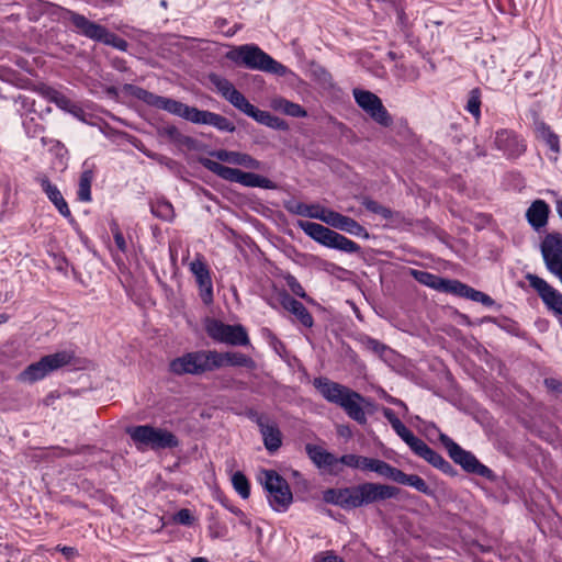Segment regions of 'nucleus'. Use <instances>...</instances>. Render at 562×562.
Here are the masks:
<instances>
[{
  "instance_id": "0e129e2a",
  "label": "nucleus",
  "mask_w": 562,
  "mask_h": 562,
  "mask_svg": "<svg viewBox=\"0 0 562 562\" xmlns=\"http://www.w3.org/2000/svg\"><path fill=\"white\" fill-rule=\"evenodd\" d=\"M108 94L110 95H117V90L115 87H110L106 89Z\"/></svg>"
},
{
  "instance_id": "4468645a",
  "label": "nucleus",
  "mask_w": 562,
  "mask_h": 562,
  "mask_svg": "<svg viewBox=\"0 0 562 562\" xmlns=\"http://www.w3.org/2000/svg\"><path fill=\"white\" fill-rule=\"evenodd\" d=\"M201 165L223 180L243 184L248 188H257L258 173L245 172L237 168L222 165L210 158H201Z\"/></svg>"
},
{
  "instance_id": "79ce46f5",
  "label": "nucleus",
  "mask_w": 562,
  "mask_h": 562,
  "mask_svg": "<svg viewBox=\"0 0 562 562\" xmlns=\"http://www.w3.org/2000/svg\"><path fill=\"white\" fill-rule=\"evenodd\" d=\"M154 216L162 221H171L175 216L173 206L168 201H157L150 205Z\"/></svg>"
},
{
  "instance_id": "473e14b6",
  "label": "nucleus",
  "mask_w": 562,
  "mask_h": 562,
  "mask_svg": "<svg viewBox=\"0 0 562 562\" xmlns=\"http://www.w3.org/2000/svg\"><path fill=\"white\" fill-rule=\"evenodd\" d=\"M371 472H375L376 474L386 477L389 480H392L395 483L400 484L401 476L403 474V471L391 465L390 463L380 460L374 459L372 460L371 464Z\"/></svg>"
},
{
  "instance_id": "a19ab883",
  "label": "nucleus",
  "mask_w": 562,
  "mask_h": 562,
  "mask_svg": "<svg viewBox=\"0 0 562 562\" xmlns=\"http://www.w3.org/2000/svg\"><path fill=\"white\" fill-rule=\"evenodd\" d=\"M413 276L419 283L427 285L431 289H435L437 291H440L443 278L431 272L422 270H414Z\"/></svg>"
},
{
  "instance_id": "c85d7f7f",
  "label": "nucleus",
  "mask_w": 562,
  "mask_h": 562,
  "mask_svg": "<svg viewBox=\"0 0 562 562\" xmlns=\"http://www.w3.org/2000/svg\"><path fill=\"white\" fill-rule=\"evenodd\" d=\"M211 80L225 100L237 110L241 108V104L246 101V97L238 91L229 80L217 76L211 77Z\"/></svg>"
},
{
  "instance_id": "7ed1b4c3",
  "label": "nucleus",
  "mask_w": 562,
  "mask_h": 562,
  "mask_svg": "<svg viewBox=\"0 0 562 562\" xmlns=\"http://www.w3.org/2000/svg\"><path fill=\"white\" fill-rule=\"evenodd\" d=\"M383 416L391 424L396 435L411 448V450L419 458L424 459L434 468L442 473L454 476L457 470L437 451L431 449L426 442L416 437L395 415L394 411L383 407Z\"/></svg>"
},
{
  "instance_id": "ea45409f",
  "label": "nucleus",
  "mask_w": 562,
  "mask_h": 562,
  "mask_svg": "<svg viewBox=\"0 0 562 562\" xmlns=\"http://www.w3.org/2000/svg\"><path fill=\"white\" fill-rule=\"evenodd\" d=\"M469 289L470 286L468 284L459 280H450L443 278L440 292L450 293L467 299Z\"/></svg>"
},
{
  "instance_id": "bf43d9fd",
  "label": "nucleus",
  "mask_w": 562,
  "mask_h": 562,
  "mask_svg": "<svg viewBox=\"0 0 562 562\" xmlns=\"http://www.w3.org/2000/svg\"><path fill=\"white\" fill-rule=\"evenodd\" d=\"M60 551L63 552L64 555H66L67 558H71L75 555L76 553V550L75 548L72 547H64L60 549Z\"/></svg>"
},
{
  "instance_id": "a18cd8bd",
  "label": "nucleus",
  "mask_w": 562,
  "mask_h": 562,
  "mask_svg": "<svg viewBox=\"0 0 562 562\" xmlns=\"http://www.w3.org/2000/svg\"><path fill=\"white\" fill-rule=\"evenodd\" d=\"M59 109L74 114L75 116H79L82 112L81 108L74 103L64 93H60L59 97L54 102Z\"/></svg>"
},
{
  "instance_id": "e2e57ef3",
  "label": "nucleus",
  "mask_w": 562,
  "mask_h": 562,
  "mask_svg": "<svg viewBox=\"0 0 562 562\" xmlns=\"http://www.w3.org/2000/svg\"><path fill=\"white\" fill-rule=\"evenodd\" d=\"M557 212L559 216L562 218V198L557 201Z\"/></svg>"
},
{
  "instance_id": "8fccbe9b",
  "label": "nucleus",
  "mask_w": 562,
  "mask_h": 562,
  "mask_svg": "<svg viewBox=\"0 0 562 562\" xmlns=\"http://www.w3.org/2000/svg\"><path fill=\"white\" fill-rule=\"evenodd\" d=\"M159 133L173 142H182L183 138L182 134L176 125L164 126Z\"/></svg>"
},
{
  "instance_id": "c03bdc74",
  "label": "nucleus",
  "mask_w": 562,
  "mask_h": 562,
  "mask_svg": "<svg viewBox=\"0 0 562 562\" xmlns=\"http://www.w3.org/2000/svg\"><path fill=\"white\" fill-rule=\"evenodd\" d=\"M232 484L241 498L247 499L250 495V484L246 475L237 471L232 476Z\"/></svg>"
},
{
  "instance_id": "5fc2aeb1",
  "label": "nucleus",
  "mask_w": 562,
  "mask_h": 562,
  "mask_svg": "<svg viewBox=\"0 0 562 562\" xmlns=\"http://www.w3.org/2000/svg\"><path fill=\"white\" fill-rule=\"evenodd\" d=\"M257 188H262V189H268V190H277L278 184L276 182H273L272 180L258 175Z\"/></svg>"
},
{
  "instance_id": "bb28decb",
  "label": "nucleus",
  "mask_w": 562,
  "mask_h": 562,
  "mask_svg": "<svg viewBox=\"0 0 562 562\" xmlns=\"http://www.w3.org/2000/svg\"><path fill=\"white\" fill-rule=\"evenodd\" d=\"M215 355L217 356L214 358V361L216 362V370L225 366L241 367L250 370L256 368L255 360L239 351L218 352L215 350Z\"/></svg>"
},
{
  "instance_id": "09e8293b",
  "label": "nucleus",
  "mask_w": 562,
  "mask_h": 562,
  "mask_svg": "<svg viewBox=\"0 0 562 562\" xmlns=\"http://www.w3.org/2000/svg\"><path fill=\"white\" fill-rule=\"evenodd\" d=\"M173 520L177 524L183 525V526H191L194 522V517L190 509L182 508L179 512H177L173 516Z\"/></svg>"
},
{
  "instance_id": "e433bc0d",
  "label": "nucleus",
  "mask_w": 562,
  "mask_h": 562,
  "mask_svg": "<svg viewBox=\"0 0 562 562\" xmlns=\"http://www.w3.org/2000/svg\"><path fill=\"white\" fill-rule=\"evenodd\" d=\"M400 484L414 487L416 491L427 495L434 496V490H431L426 481L417 474H406L403 472Z\"/></svg>"
},
{
  "instance_id": "9d476101",
  "label": "nucleus",
  "mask_w": 562,
  "mask_h": 562,
  "mask_svg": "<svg viewBox=\"0 0 562 562\" xmlns=\"http://www.w3.org/2000/svg\"><path fill=\"white\" fill-rule=\"evenodd\" d=\"M75 356L71 351L63 350L53 355L42 357L37 362L27 366L21 373L20 380L23 382H35L44 379L48 373L68 366Z\"/></svg>"
},
{
  "instance_id": "f8f14e48",
  "label": "nucleus",
  "mask_w": 562,
  "mask_h": 562,
  "mask_svg": "<svg viewBox=\"0 0 562 562\" xmlns=\"http://www.w3.org/2000/svg\"><path fill=\"white\" fill-rule=\"evenodd\" d=\"M262 484L269 494L270 506L277 512H285L293 501L286 480L274 470H265Z\"/></svg>"
},
{
  "instance_id": "5701e85b",
  "label": "nucleus",
  "mask_w": 562,
  "mask_h": 562,
  "mask_svg": "<svg viewBox=\"0 0 562 562\" xmlns=\"http://www.w3.org/2000/svg\"><path fill=\"white\" fill-rule=\"evenodd\" d=\"M211 156L215 157L220 161L236 165V166H243L248 169L258 170L261 168V162L246 153L218 149V150L212 151Z\"/></svg>"
},
{
  "instance_id": "72a5a7b5",
  "label": "nucleus",
  "mask_w": 562,
  "mask_h": 562,
  "mask_svg": "<svg viewBox=\"0 0 562 562\" xmlns=\"http://www.w3.org/2000/svg\"><path fill=\"white\" fill-rule=\"evenodd\" d=\"M373 458H368L359 454L348 453L339 458L338 462L351 468L362 471H370Z\"/></svg>"
},
{
  "instance_id": "aec40b11",
  "label": "nucleus",
  "mask_w": 562,
  "mask_h": 562,
  "mask_svg": "<svg viewBox=\"0 0 562 562\" xmlns=\"http://www.w3.org/2000/svg\"><path fill=\"white\" fill-rule=\"evenodd\" d=\"M494 143L497 149L502 150L509 158L518 157L526 150L524 140L508 130L498 131Z\"/></svg>"
},
{
  "instance_id": "69168bd1",
  "label": "nucleus",
  "mask_w": 562,
  "mask_h": 562,
  "mask_svg": "<svg viewBox=\"0 0 562 562\" xmlns=\"http://www.w3.org/2000/svg\"><path fill=\"white\" fill-rule=\"evenodd\" d=\"M231 512H232L233 514H235L236 516H238V517H239L241 514H244V512H243L241 509L237 508V507H232V508H231Z\"/></svg>"
},
{
  "instance_id": "6ab92c4d",
  "label": "nucleus",
  "mask_w": 562,
  "mask_h": 562,
  "mask_svg": "<svg viewBox=\"0 0 562 562\" xmlns=\"http://www.w3.org/2000/svg\"><path fill=\"white\" fill-rule=\"evenodd\" d=\"M284 209L291 214L319 220L326 224L328 215L331 212V210L326 209L321 204H306L295 200L285 201Z\"/></svg>"
},
{
  "instance_id": "f3484780",
  "label": "nucleus",
  "mask_w": 562,
  "mask_h": 562,
  "mask_svg": "<svg viewBox=\"0 0 562 562\" xmlns=\"http://www.w3.org/2000/svg\"><path fill=\"white\" fill-rule=\"evenodd\" d=\"M370 400L363 397L360 393L351 390L345 401L340 403V407L345 411L347 416L360 425L367 424V415L364 407H371Z\"/></svg>"
},
{
  "instance_id": "a211bd4d",
  "label": "nucleus",
  "mask_w": 562,
  "mask_h": 562,
  "mask_svg": "<svg viewBox=\"0 0 562 562\" xmlns=\"http://www.w3.org/2000/svg\"><path fill=\"white\" fill-rule=\"evenodd\" d=\"M190 271L199 285L203 303H211L213 301V284L207 266L202 259L196 258L190 263Z\"/></svg>"
},
{
  "instance_id": "774afa93",
  "label": "nucleus",
  "mask_w": 562,
  "mask_h": 562,
  "mask_svg": "<svg viewBox=\"0 0 562 562\" xmlns=\"http://www.w3.org/2000/svg\"><path fill=\"white\" fill-rule=\"evenodd\" d=\"M191 562H207V560H206L205 558H200V557H199V558H193V559L191 560Z\"/></svg>"
},
{
  "instance_id": "6e6d98bb",
  "label": "nucleus",
  "mask_w": 562,
  "mask_h": 562,
  "mask_svg": "<svg viewBox=\"0 0 562 562\" xmlns=\"http://www.w3.org/2000/svg\"><path fill=\"white\" fill-rule=\"evenodd\" d=\"M113 237H114V241H115L116 247L122 252H125L126 251V247H127L126 246V241L124 239L123 234L117 228L113 232Z\"/></svg>"
},
{
  "instance_id": "dca6fc26",
  "label": "nucleus",
  "mask_w": 562,
  "mask_h": 562,
  "mask_svg": "<svg viewBox=\"0 0 562 562\" xmlns=\"http://www.w3.org/2000/svg\"><path fill=\"white\" fill-rule=\"evenodd\" d=\"M540 251L546 268L552 274L562 268V234L558 232L548 233L541 244Z\"/></svg>"
},
{
  "instance_id": "603ef678",
  "label": "nucleus",
  "mask_w": 562,
  "mask_h": 562,
  "mask_svg": "<svg viewBox=\"0 0 562 562\" xmlns=\"http://www.w3.org/2000/svg\"><path fill=\"white\" fill-rule=\"evenodd\" d=\"M366 344L370 350L379 355L383 353L386 349L385 345L374 338H368Z\"/></svg>"
},
{
  "instance_id": "ddd939ff",
  "label": "nucleus",
  "mask_w": 562,
  "mask_h": 562,
  "mask_svg": "<svg viewBox=\"0 0 562 562\" xmlns=\"http://www.w3.org/2000/svg\"><path fill=\"white\" fill-rule=\"evenodd\" d=\"M352 94L359 108H361L375 123L384 127H389L393 124L392 116L376 94L359 88L353 89Z\"/></svg>"
},
{
  "instance_id": "9b49d317",
  "label": "nucleus",
  "mask_w": 562,
  "mask_h": 562,
  "mask_svg": "<svg viewBox=\"0 0 562 562\" xmlns=\"http://www.w3.org/2000/svg\"><path fill=\"white\" fill-rule=\"evenodd\" d=\"M207 336L216 342L234 347L250 346L247 329L241 324H225L220 319L211 318L205 325Z\"/></svg>"
},
{
  "instance_id": "13d9d810",
  "label": "nucleus",
  "mask_w": 562,
  "mask_h": 562,
  "mask_svg": "<svg viewBox=\"0 0 562 562\" xmlns=\"http://www.w3.org/2000/svg\"><path fill=\"white\" fill-rule=\"evenodd\" d=\"M321 562H344L341 559H339L334 553H327L325 557H323Z\"/></svg>"
},
{
  "instance_id": "6e6552de",
  "label": "nucleus",
  "mask_w": 562,
  "mask_h": 562,
  "mask_svg": "<svg viewBox=\"0 0 562 562\" xmlns=\"http://www.w3.org/2000/svg\"><path fill=\"white\" fill-rule=\"evenodd\" d=\"M126 432L139 451L148 448L151 450L172 449L179 446V440L172 432L151 425L128 427Z\"/></svg>"
},
{
  "instance_id": "a878e982",
  "label": "nucleus",
  "mask_w": 562,
  "mask_h": 562,
  "mask_svg": "<svg viewBox=\"0 0 562 562\" xmlns=\"http://www.w3.org/2000/svg\"><path fill=\"white\" fill-rule=\"evenodd\" d=\"M36 181L41 184L42 190L46 193L58 212L66 218L71 217V212L59 189L44 175L37 176Z\"/></svg>"
},
{
  "instance_id": "338daca9",
  "label": "nucleus",
  "mask_w": 562,
  "mask_h": 562,
  "mask_svg": "<svg viewBox=\"0 0 562 562\" xmlns=\"http://www.w3.org/2000/svg\"><path fill=\"white\" fill-rule=\"evenodd\" d=\"M9 319V316L7 314H0V325L3 323H7Z\"/></svg>"
},
{
  "instance_id": "3c124183",
  "label": "nucleus",
  "mask_w": 562,
  "mask_h": 562,
  "mask_svg": "<svg viewBox=\"0 0 562 562\" xmlns=\"http://www.w3.org/2000/svg\"><path fill=\"white\" fill-rule=\"evenodd\" d=\"M268 127L284 132L289 130V124L283 119L272 115Z\"/></svg>"
},
{
  "instance_id": "2f4dec72",
  "label": "nucleus",
  "mask_w": 562,
  "mask_h": 562,
  "mask_svg": "<svg viewBox=\"0 0 562 562\" xmlns=\"http://www.w3.org/2000/svg\"><path fill=\"white\" fill-rule=\"evenodd\" d=\"M537 137L541 139L552 153L560 154V138L544 122L537 125ZM558 157H554L557 160Z\"/></svg>"
},
{
  "instance_id": "864d4df0",
  "label": "nucleus",
  "mask_w": 562,
  "mask_h": 562,
  "mask_svg": "<svg viewBox=\"0 0 562 562\" xmlns=\"http://www.w3.org/2000/svg\"><path fill=\"white\" fill-rule=\"evenodd\" d=\"M544 385L548 390L552 392L562 393V381L554 378L544 379Z\"/></svg>"
},
{
  "instance_id": "1a4fd4ad",
  "label": "nucleus",
  "mask_w": 562,
  "mask_h": 562,
  "mask_svg": "<svg viewBox=\"0 0 562 562\" xmlns=\"http://www.w3.org/2000/svg\"><path fill=\"white\" fill-rule=\"evenodd\" d=\"M215 350L190 351L170 361L169 370L176 375H202L216 370Z\"/></svg>"
},
{
  "instance_id": "de8ad7c7",
  "label": "nucleus",
  "mask_w": 562,
  "mask_h": 562,
  "mask_svg": "<svg viewBox=\"0 0 562 562\" xmlns=\"http://www.w3.org/2000/svg\"><path fill=\"white\" fill-rule=\"evenodd\" d=\"M286 284H288V286L290 288V290L292 291L293 294H295L296 296H299L301 299H305V300L310 301V299H308L304 288L297 281V279L295 277L289 276L286 278Z\"/></svg>"
},
{
  "instance_id": "052dcab7",
  "label": "nucleus",
  "mask_w": 562,
  "mask_h": 562,
  "mask_svg": "<svg viewBox=\"0 0 562 562\" xmlns=\"http://www.w3.org/2000/svg\"><path fill=\"white\" fill-rule=\"evenodd\" d=\"M239 521H240V524H243L247 527H250V525H251L250 519L245 515V513L239 516Z\"/></svg>"
},
{
  "instance_id": "4c0bfd02",
  "label": "nucleus",
  "mask_w": 562,
  "mask_h": 562,
  "mask_svg": "<svg viewBox=\"0 0 562 562\" xmlns=\"http://www.w3.org/2000/svg\"><path fill=\"white\" fill-rule=\"evenodd\" d=\"M93 180V171L86 169L81 172L78 183V200L82 202L91 201V183Z\"/></svg>"
},
{
  "instance_id": "2eb2a0df",
  "label": "nucleus",
  "mask_w": 562,
  "mask_h": 562,
  "mask_svg": "<svg viewBox=\"0 0 562 562\" xmlns=\"http://www.w3.org/2000/svg\"><path fill=\"white\" fill-rule=\"evenodd\" d=\"M526 280L540 296L546 307L555 315L562 316V293L537 274L527 273Z\"/></svg>"
},
{
  "instance_id": "37998d69",
  "label": "nucleus",
  "mask_w": 562,
  "mask_h": 562,
  "mask_svg": "<svg viewBox=\"0 0 562 562\" xmlns=\"http://www.w3.org/2000/svg\"><path fill=\"white\" fill-rule=\"evenodd\" d=\"M361 204L371 213L378 214L385 220H390L393 216V212L391 209L383 206L379 202L372 200L369 196L361 198Z\"/></svg>"
},
{
  "instance_id": "0eeeda50",
  "label": "nucleus",
  "mask_w": 562,
  "mask_h": 562,
  "mask_svg": "<svg viewBox=\"0 0 562 562\" xmlns=\"http://www.w3.org/2000/svg\"><path fill=\"white\" fill-rule=\"evenodd\" d=\"M296 225L310 238L327 248L346 254H359L361 251V247L357 243L322 224L300 220Z\"/></svg>"
},
{
  "instance_id": "412c9836",
  "label": "nucleus",
  "mask_w": 562,
  "mask_h": 562,
  "mask_svg": "<svg viewBox=\"0 0 562 562\" xmlns=\"http://www.w3.org/2000/svg\"><path fill=\"white\" fill-rule=\"evenodd\" d=\"M314 386L326 401L338 406H340V403L344 402L345 397L351 392V389L337 382H333L327 378H316L314 380Z\"/></svg>"
},
{
  "instance_id": "f704fd0d",
  "label": "nucleus",
  "mask_w": 562,
  "mask_h": 562,
  "mask_svg": "<svg viewBox=\"0 0 562 562\" xmlns=\"http://www.w3.org/2000/svg\"><path fill=\"white\" fill-rule=\"evenodd\" d=\"M238 110L240 112H243L244 114H246L247 116H249L252 120H255L256 122H258L259 124H262V125H265L267 127L270 124V120H271L272 114L270 112H268V111L259 110L254 104H251L247 99L241 104V108H239Z\"/></svg>"
},
{
  "instance_id": "7c9ffc66",
  "label": "nucleus",
  "mask_w": 562,
  "mask_h": 562,
  "mask_svg": "<svg viewBox=\"0 0 562 562\" xmlns=\"http://www.w3.org/2000/svg\"><path fill=\"white\" fill-rule=\"evenodd\" d=\"M271 106L273 110L292 117L307 116V112L303 106L282 97L274 98L271 101Z\"/></svg>"
},
{
  "instance_id": "39448f33",
  "label": "nucleus",
  "mask_w": 562,
  "mask_h": 562,
  "mask_svg": "<svg viewBox=\"0 0 562 562\" xmlns=\"http://www.w3.org/2000/svg\"><path fill=\"white\" fill-rule=\"evenodd\" d=\"M226 58L248 69L261 70L280 77L288 74V68L284 65L273 59L255 44L237 46L226 54Z\"/></svg>"
},
{
  "instance_id": "20e7f679",
  "label": "nucleus",
  "mask_w": 562,
  "mask_h": 562,
  "mask_svg": "<svg viewBox=\"0 0 562 562\" xmlns=\"http://www.w3.org/2000/svg\"><path fill=\"white\" fill-rule=\"evenodd\" d=\"M59 10V20L64 24L68 22L71 23L74 30L78 34L94 42H100L105 45L112 46L121 52H125L127 49L128 43L124 38L110 32L105 26L93 21H90L85 15L72 10L65 8H60Z\"/></svg>"
},
{
  "instance_id": "423d86ee",
  "label": "nucleus",
  "mask_w": 562,
  "mask_h": 562,
  "mask_svg": "<svg viewBox=\"0 0 562 562\" xmlns=\"http://www.w3.org/2000/svg\"><path fill=\"white\" fill-rule=\"evenodd\" d=\"M426 430L429 432L434 431L438 434V439L447 450L449 457L465 472L482 476L492 482L496 480L495 473L488 467L481 463L472 452L464 450L448 435L443 434L435 423H427Z\"/></svg>"
},
{
  "instance_id": "4d7b16f0",
  "label": "nucleus",
  "mask_w": 562,
  "mask_h": 562,
  "mask_svg": "<svg viewBox=\"0 0 562 562\" xmlns=\"http://www.w3.org/2000/svg\"><path fill=\"white\" fill-rule=\"evenodd\" d=\"M42 93L43 95L45 97V99L49 102H55V100L59 97V94L61 92H59L58 90L52 88V87H45L43 88L42 90Z\"/></svg>"
},
{
  "instance_id": "c756f323",
  "label": "nucleus",
  "mask_w": 562,
  "mask_h": 562,
  "mask_svg": "<svg viewBox=\"0 0 562 562\" xmlns=\"http://www.w3.org/2000/svg\"><path fill=\"white\" fill-rule=\"evenodd\" d=\"M305 452L311 461L319 469L333 468L339 460V458H336L333 453L326 451L321 446L313 443H307L305 446Z\"/></svg>"
},
{
  "instance_id": "4be33fe9",
  "label": "nucleus",
  "mask_w": 562,
  "mask_h": 562,
  "mask_svg": "<svg viewBox=\"0 0 562 562\" xmlns=\"http://www.w3.org/2000/svg\"><path fill=\"white\" fill-rule=\"evenodd\" d=\"M327 225L353 236L369 238L368 231L362 225H360L356 220L342 215L333 210L328 215Z\"/></svg>"
},
{
  "instance_id": "c9c22d12",
  "label": "nucleus",
  "mask_w": 562,
  "mask_h": 562,
  "mask_svg": "<svg viewBox=\"0 0 562 562\" xmlns=\"http://www.w3.org/2000/svg\"><path fill=\"white\" fill-rule=\"evenodd\" d=\"M238 110L240 112H243L244 114H246L247 116H249L252 120H255L256 122H258L259 124H262V125H265L267 127L270 124V120H271L272 114L270 112H268V111L259 110L254 104H251L247 99L241 104V108H239Z\"/></svg>"
},
{
  "instance_id": "680f3d73",
  "label": "nucleus",
  "mask_w": 562,
  "mask_h": 562,
  "mask_svg": "<svg viewBox=\"0 0 562 562\" xmlns=\"http://www.w3.org/2000/svg\"><path fill=\"white\" fill-rule=\"evenodd\" d=\"M384 398H385V401H386V402H389V403H390V404H392V405H394V404H398V402H397V398H396V397H393V396H391V395L386 394L385 392H384Z\"/></svg>"
},
{
  "instance_id": "58836bf2",
  "label": "nucleus",
  "mask_w": 562,
  "mask_h": 562,
  "mask_svg": "<svg viewBox=\"0 0 562 562\" xmlns=\"http://www.w3.org/2000/svg\"><path fill=\"white\" fill-rule=\"evenodd\" d=\"M482 92L480 88H473L468 94L465 110L479 122L481 117Z\"/></svg>"
},
{
  "instance_id": "393cba45",
  "label": "nucleus",
  "mask_w": 562,
  "mask_h": 562,
  "mask_svg": "<svg viewBox=\"0 0 562 562\" xmlns=\"http://www.w3.org/2000/svg\"><path fill=\"white\" fill-rule=\"evenodd\" d=\"M256 423L263 438V445L269 452L277 451L282 445V435L274 424H267L266 418L256 414Z\"/></svg>"
},
{
  "instance_id": "f03ea898",
  "label": "nucleus",
  "mask_w": 562,
  "mask_h": 562,
  "mask_svg": "<svg viewBox=\"0 0 562 562\" xmlns=\"http://www.w3.org/2000/svg\"><path fill=\"white\" fill-rule=\"evenodd\" d=\"M400 493L401 488L394 485L363 482L349 487L327 488L323 493V499L327 504L350 510L396 498Z\"/></svg>"
},
{
  "instance_id": "b1692460",
  "label": "nucleus",
  "mask_w": 562,
  "mask_h": 562,
  "mask_svg": "<svg viewBox=\"0 0 562 562\" xmlns=\"http://www.w3.org/2000/svg\"><path fill=\"white\" fill-rule=\"evenodd\" d=\"M280 304L282 307L292 313L297 321L305 327H312L314 319L312 314L300 301L295 300L288 292L280 293Z\"/></svg>"
},
{
  "instance_id": "49530a36",
  "label": "nucleus",
  "mask_w": 562,
  "mask_h": 562,
  "mask_svg": "<svg viewBox=\"0 0 562 562\" xmlns=\"http://www.w3.org/2000/svg\"><path fill=\"white\" fill-rule=\"evenodd\" d=\"M467 299L473 301V302H480L486 307H491L495 304V301L484 292H481L479 290H475L470 286Z\"/></svg>"
},
{
  "instance_id": "f257e3e1",
  "label": "nucleus",
  "mask_w": 562,
  "mask_h": 562,
  "mask_svg": "<svg viewBox=\"0 0 562 562\" xmlns=\"http://www.w3.org/2000/svg\"><path fill=\"white\" fill-rule=\"evenodd\" d=\"M125 94L143 101L151 108L167 111L170 114L180 116L193 124L211 125L221 132H235L236 127L227 117L206 110H199L178 100L155 94L142 87L125 83L122 86Z\"/></svg>"
},
{
  "instance_id": "cd10ccee",
  "label": "nucleus",
  "mask_w": 562,
  "mask_h": 562,
  "mask_svg": "<svg viewBox=\"0 0 562 562\" xmlns=\"http://www.w3.org/2000/svg\"><path fill=\"white\" fill-rule=\"evenodd\" d=\"M550 207L543 200L533 201L526 211V218L529 225L539 232L548 224Z\"/></svg>"
}]
</instances>
